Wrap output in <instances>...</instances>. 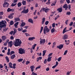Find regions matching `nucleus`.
Segmentation results:
<instances>
[{"label":"nucleus","mask_w":75,"mask_h":75,"mask_svg":"<svg viewBox=\"0 0 75 75\" xmlns=\"http://www.w3.org/2000/svg\"><path fill=\"white\" fill-rule=\"evenodd\" d=\"M14 45L15 46V47L20 46V45H21V44H22L21 40L19 39H16L15 41H14Z\"/></svg>","instance_id":"nucleus-1"},{"label":"nucleus","mask_w":75,"mask_h":75,"mask_svg":"<svg viewBox=\"0 0 75 75\" xmlns=\"http://www.w3.org/2000/svg\"><path fill=\"white\" fill-rule=\"evenodd\" d=\"M6 24L7 22L6 21H2L0 22V30H1V28H3V27H6Z\"/></svg>","instance_id":"nucleus-2"},{"label":"nucleus","mask_w":75,"mask_h":75,"mask_svg":"<svg viewBox=\"0 0 75 75\" xmlns=\"http://www.w3.org/2000/svg\"><path fill=\"white\" fill-rule=\"evenodd\" d=\"M50 29H49V28H48L47 26H45L43 29L44 34H46V33H47L50 32Z\"/></svg>","instance_id":"nucleus-3"},{"label":"nucleus","mask_w":75,"mask_h":75,"mask_svg":"<svg viewBox=\"0 0 75 75\" xmlns=\"http://www.w3.org/2000/svg\"><path fill=\"white\" fill-rule=\"evenodd\" d=\"M19 53L20 54H25V51L22 48H20L19 49Z\"/></svg>","instance_id":"nucleus-4"},{"label":"nucleus","mask_w":75,"mask_h":75,"mask_svg":"<svg viewBox=\"0 0 75 75\" xmlns=\"http://www.w3.org/2000/svg\"><path fill=\"white\" fill-rule=\"evenodd\" d=\"M42 11H45V13H47V12H48V11H49V9H46V8H43L41 9V10L40 11V12L41 13V12H42Z\"/></svg>","instance_id":"nucleus-5"},{"label":"nucleus","mask_w":75,"mask_h":75,"mask_svg":"<svg viewBox=\"0 0 75 75\" xmlns=\"http://www.w3.org/2000/svg\"><path fill=\"white\" fill-rule=\"evenodd\" d=\"M40 44H42L43 45V44H45V42L46 40L45 39H42L40 38Z\"/></svg>","instance_id":"nucleus-6"},{"label":"nucleus","mask_w":75,"mask_h":75,"mask_svg":"<svg viewBox=\"0 0 75 75\" xmlns=\"http://www.w3.org/2000/svg\"><path fill=\"white\" fill-rule=\"evenodd\" d=\"M28 8L27 9L25 10V9H24L22 11H21V13H25V14H27L28 13L29 11Z\"/></svg>","instance_id":"nucleus-7"},{"label":"nucleus","mask_w":75,"mask_h":75,"mask_svg":"<svg viewBox=\"0 0 75 75\" xmlns=\"http://www.w3.org/2000/svg\"><path fill=\"white\" fill-rule=\"evenodd\" d=\"M9 4L7 2H5L3 4V7H8Z\"/></svg>","instance_id":"nucleus-8"},{"label":"nucleus","mask_w":75,"mask_h":75,"mask_svg":"<svg viewBox=\"0 0 75 75\" xmlns=\"http://www.w3.org/2000/svg\"><path fill=\"white\" fill-rule=\"evenodd\" d=\"M14 14V13H11L10 15L8 16V18L10 19L13 18V15Z\"/></svg>","instance_id":"nucleus-9"},{"label":"nucleus","mask_w":75,"mask_h":75,"mask_svg":"<svg viewBox=\"0 0 75 75\" xmlns=\"http://www.w3.org/2000/svg\"><path fill=\"white\" fill-rule=\"evenodd\" d=\"M13 42L12 41H11L8 42V46L10 47H11L13 45Z\"/></svg>","instance_id":"nucleus-10"},{"label":"nucleus","mask_w":75,"mask_h":75,"mask_svg":"<svg viewBox=\"0 0 75 75\" xmlns=\"http://www.w3.org/2000/svg\"><path fill=\"white\" fill-rule=\"evenodd\" d=\"M63 47H64V45H61L59 46H57V48H59V50H61L63 48Z\"/></svg>","instance_id":"nucleus-11"},{"label":"nucleus","mask_w":75,"mask_h":75,"mask_svg":"<svg viewBox=\"0 0 75 75\" xmlns=\"http://www.w3.org/2000/svg\"><path fill=\"white\" fill-rule=\"evenodd\" d=\"M68 38V35H67L65 34L63 38V40H66Z\"/></svg>","instance_id":"nucleus-12"},{"label":"nucleus","mask_w":75,"mask_h":75,"mask_svg":"<svg viewBox=\"0 0 75 75\" xmlns=\"http://www.w3.org/2000/svg\"><path fill=\"white\" fill-rule=\"evenodd\" d=\"M7 11L8 12H10V11H12V12H14V9H11L10 8H8L7 10Z\"/></svg>","instance_id":"nucleus-13"},{"label":"nucleus","mask_w":75,"mask_h":75,"mask_svg":"<svg viewBox=\"0 0 75 75\" xmlns=\"http://www.w3.org/2000/svg\"><path fill=\"white\" fill-rule=\"evenodd\" d=\"M14 22H17V21H19L20 20L19 18H14Z\"/></svg>","instance_id":"nucleus-14"},{"label":"nucleus","mask_w":75,"mask_h":75,"mask_svg":"<svg viewBox=\"0 0 75 75\" xmlns=\"http://www.w3.org/2000/svg\"><path fill=\"white\" fill-rule=\"evenodd\" d=\"M18 24H19V22H17L14 24V25L16 28H18Z\"/></svg>","instance_id":"nucleus-15"},{"label":"nucleus","mask_w":75,"mask_h":75,"mask_svg":"<svg viewBox=\"0 0 75 75\" xmlns=\"http://www.w3.org/2000/svg\"><path fill=\"white\" fill-rule=\"evenodd\" d=\"M57 11L59 12V13H61L62 11V7L59 8L57 9Z\"/></svg>","instance_id":"nucleus-16"},{"label":"nucleus","mask_w":75,"mask_h":75,"mask_svg":"<svg viewBox=\"0 0 75 75\" xmlns=\"http://www.w3.org/2000/svg\"><path fill=\"white\" fill-rule=\"evenodd\" d=\"M2 40L3 41H5L6 39H7V37H6V36H2Z\"/></svg>","instance_id":"nucleus-17"},{"label":"nucleus","mask_w":75,"mask_h":75,"mask_svg":"<svg viewBox=\"0 0 75 75\" xmlns=\"http://www.w3.org/2000/svg\"><path fill=\"white\" fill-rule=\"evenodd\" d=\"M35 37H29L28 38V40L29 41H32L34 39H35Z\"/></svg>","instance_id":"nucleus-18"},{"label":"nucleus","mask_w":75,"mask_h":75,"mask_svg":"<svg viewBox=\"0 0 75 75\" xmlns=\"http://www.w3.org/2000/svg\"><path fill=\"white\" fill-rule=\"evenodd\" d=\"M30 69H31L32 72H33L34 71V66H31L30 67Z\"/></svg>","instance_id":"nucleus-19"},{"label":"nucleus","mask_w":75,"mask_h":75,"mask_svg":"<svg viewBox=\"0 0 75 75\" xmlns=\"http://www.w3.org/2000/svg\"><path fill=\"white\" fill-rule=\"evenodd\" d=\"M63 8H66V9H67V8H68V4H65L63 6Z\"/></svg>","instance_id":"nucleus-20"},{"label":"nucleus","mask_w":75,"mask_h":75,"mask_svg":"<svg viewBox=\"0 0 75 75\" xmlns=\"http://www.w3.org/2000/svg\"><path fill=\"white\" fill-rule=\"evenodd\" d=\"M6 26H4L3 27V30L4 31H6L7 29H8V28H6Z\"/></svg>","instance_id":"nucleus-21"},{"label":"nucleus","mask_w":75,"mask_h":75,"mask_svg":"<svg viewBox=\"0 0 75 75\" xmlns=\"http://www.w3.org/2000/svg\"><path fill=\"white\" fill-rule=\"evenodd\" d=\"M28 21L31 23H33V19L31 18L28 19Z\"/></svg>","instance_id":"nucleus-22"},{"label":"nucleus","mask_w":75,"mask_h":75,"mask_svg":"<svg viewBox=\"0 0 75 75\" xmlns=\"http://www.w3.org/2000/svg\"><path fill=\"white\" fill-rule=\"evenodd\" d=\"M56 3H57V1H54L53 3H52L51 6H55V4H56Z\"/></svg>","instance_id":"nucleus-23"},{"label":"nucleus","mask_w":75,"mask_h":75,"mask_svg":"<svg viewBox=\"0 0 75 75\" xmlns=\"http://www.w3.org/2000/svg\"><path fill=\"white\" fill-rule=\"evenodd\" d=\"M45 18H43L42 19V24H44V22H45Z\"/></svg>","instance_id":"nucleus-24"},{"label":"nucleus","mask_w":75,"mask_h":75,"mask_svg":"<svg viewBox=\"0 0 75 75\" xmlns=\"http://www.w3.org/2000/svg\"><path fill=\"white\" fill-rule=\"evenodd\" d=\"M25 25V23L24 22H22L21 24V27H23L24 26V25Z\"/></svg>","instance_id":"nucleus-25"},{"label":"nucleus","mask_w":75,"mask_h":75,"mask_svg":"<svg viewBox=\"0 0 75 75\" xmlns=\"http://www.w3.org/2000/svg\"><path fill=\"white\" fill-rule=\"evenodd\" d=\"M5 58L6 59V62H9L10 61L9 60V58H8V57L6 56L5 57Z\"/></svg>","instance_id":"nucleus-26"},{"label":"nucleus","mask_w":75,"mask_h":75,"mask_svg":"<svg viewBox=\"0 0 75 75\" xmlns=\"http://www.w3.org/2000/svg\"><path fill=\"white\" fill-rule=\"evenodd\" d=\"M52 58V57H48L47 58V61L48 62H50L51 61V58Z\"/></svg>","instance_id":"nucleus-27"},{"label":"nucleus","mask_w":75,"mask_h":75,"mask_svg":"<svg viewBox=\"0 0 75 75\" xmlns=\"http://www.w3.org/2000/svg\"><path fill=\"white\" fill-rule=\"evenodd\" d=\"M46 52H47V50H45L43 51L42 56H44L45 55Z\"/></svg>","instance_id":"nucleus-28"},{"label":"nucleus","mask_w":75,"mask_h":75,"mask_svg":"<svg viewBox=\"0 0 75 75\" xmlns=\"http://www.w3.org/2000/svg\"><path fill=\"white\" fill-rule=\"evenodd\" d=\"M15 57H16V55H15V54H14L11 56V59H14L15 58Z\"/></svg>","instance_id":"nucleus-29"},{"label":"nucleus","mask_w":75,"mask_h":75,"mask_svg":"<svg viewBox=\"0 0 75 75\" xmlns=\"http://www.w3.org/2000/svg\"><path fill=\"white\" fill-rule=\"evenodd\" d=\"M67 29V27H65L63 30V34H64L65 33H66L67 32V31H66V29Z\"/></svg>","instance_id":"nucleus-30"},{"label":"nucleus","mask_w":75,"mask_h":75,"mask_svg":"<svg viewBox=\"0 0 75 75\" xmlns=\"http://www.w3.org/2000/svg\"><path fill=\"white\" fill-rule=\"evenodd\" d=\"M10 24V25H13V24H14V21H11Z\"/></svg>","instance_id":"nucleus-31"},{"label":"nucleus","mask_w":75,"mask_h":75,"mask_svg":"<svg viewBox=\"0 0 75 75\" xmlns=\"http://www.w3.org/2000/svg\"><path fill=\"white\" fill-rule=\"evenodd\" d=\"M17 30L16 29H14V30L13 32V35H14L16 33H17Z\"/></svg>","instance_id":"nucleus-32"},{"label":"nucleus","mask_w":75,"mask_h":75,"mask_svg":"<svg viewBox=\"0 0 75 75\" xmlns=\"http://www.w3.org/2000/svg\"><path fill=\"white\" fill-rule=\"evenodd\" d=\"M8 65L9 66V67H10V68H13V67H12V63H11L10 62L9 63Z\"/></svg>","instance_id":"nucleus-33"},{"label":"nucleus","mask_w":75,"mask_h":75,"mask_svg":"<svg viewBox=\"0 0 75 75\" xmlns=\"http://www.w3.org/2000/svg\"><path fill=\"white\" fill-rule=\"evenodd\" d=\"M21 3L20 2H19L17 4L18 6V7H20L21 6Z\"/></svg>","instance_id":"nucleus-34"},{"label":"nucleus","mask_w":75,"mask_h":75,"mask_svg":"<svg viewBox=\"0 0 75 75\" xmlns=\"http://www.w3.org/2000/svg\"><path fill=\"white\" fill-rule=\"evenodd\" d=\"M36 45H37V44H34V45L32 46V49L34 50V49H35V47Z\"/></svg>","instance_id":"nucleus-35"},{"label":"nucleus","mask_w":75,"mask_h":75,"mask_svg":"<svg viewBox=\"0 0 75 75\" xmlns=\"http://www.w3.org/2000/svg\"><path fill=\"white\" fill-rule=\"evenodd\" d=\"M23 61V59H20L18 60V62H21Z\"/></svg>","instance_id":"nucleus-36"},{"label":"nucleus","mask_w":75,"mask_h":75,"mask_svg":"<svg viewBox=\"0 0 75 75\" xmlns=\"http://www.w3.org/2000/svg\"><path fill=\"white\" fill-rule=\"evenodd\" d=\"M54 31H55V28H53L51 30V33H53L54 32Z\"/></svg>","instance_id":"nucleus-37"},{"label":"nucleus","mask_w":75,"mask_h":75,"mask_svg":"<svg viewBox=\"0 0 75 75\" xmlns=\"http://www.w3.org/2000/svg\"><path fill=\"white\" fill-rule=\"evenodd\" d=\"M17 4H14V3H12V4L11 5V6L12 7H14V6H16V5Z\"/></svg>","instance_id":"nucleus-38"},{"label":"nucleus","mask_w":75,"mask_h":75,"mask_svg":"<svg viewBox=\"0 0 75 75\" xmlns=\"http://www.w3.org/2000/svg\"><path fill=\"white\" fill-rule=\"evenodd\" d=\"M26 3V2L25 1L23 0L22 1V4L23 5H25Z\"/></svg>","instance_id":"nucleus-39"},{"label":"nucleus","mask_w":75,"mask_h":75,"mask_svg":"<svg viewBox=\"0 0 75 75\" xmlns=\"http://www.w3.org/2000/svg\"><path fill=\"white\" fill-rule=\"evenodd\" d=\"M42 30H43V27L42 26L41 27V30L40 31V34H41V32L42 31Z\"/></svg>","instance_id":"nucleus-40"},{"label":"nucleus","mask_w":75,"mask_h":75,"mask_svg":"<svg viewBox=\"0 0 75 75\" xmlns=\"http://www.w3.org/2000/svg\"><path fill=\"white\" fill-rule=\"evenodd\" d=\"M67 52H68V50H65L64 53V54H63L64 55H66L67 54Z\"/></svg>","instance_id":"nucleus-41"},{"label":"nucleus","mask_w":75,"mask_h":75,"mask_svg":"<svg viewBox=\"0 0 75 75\" xmlns=\"http://www.w3.org/2000/svg\"><path fill=\"white\" fill-rule=\"evenodd\" d=\"M62 59V57H59L58 59V62H59L61 60V59Z\"/></svg>","instance_id":"nucleus-42"},{"label":"nucleus","mask_w":75,"mask_h":75,"mask_svg":"<svg viewBox=\"0 0 75 75\" xmlns=\"http://www.w3.org/2000/svg\"><path fill=\"white\" fill-rule=\"evenodd\" d=\"M4 14V13L3 12H0V16H3Z\"/></svg>","instance_id":"nucleus-43"},{"label":"nucleus","mask_w":75,"mask_h":75,"mask_svg":"<svg viewBox=\"0 0 75 75\" xmlns=\"http://www.w3.org/2000/svg\"><path fill=\"white\" fill-rule=\"evenodd\" d=\"M55 23H53L52 25V27H53V28H54V27H55Z\"/></svg>","instance_id":"nucleus-44"},{"label":"nucleus","mask_w":75,"mask_h":75,"mask_svg":"<svg viewBox=\"0 0 75 75\" xmlns=\"http://www.w3.org/2000/svg\"><path fill=\"white\" fill-rule=\"evenodd\" d=\"M15 52L14 51H12L11 52L10 55H11L12 54H15Z\"/></svg>","instance_id":"nucleus-45"},{"label":"nucleus","mask_w":75,"mask_h":75,"mask_svg":"<svg viewBox=\"0 0 75 75\" xmlns=\"http://www.w3.org/2000/svg\"><path fill=\"white\" fill-rule=\"evenodd\" d=\"M16 63H14L13 64V69H15L16 68V67H15V66H16Z\"/></svg>","instance_id":"nucleus-46"},{"label":"nucleus","mask_w":75,"mask_h":75,"mask_svg":"<svg viewBox=\"0 0 75 75\" xmlns=\"http://www.w3.org/2000/svg\"><path fill=\"white\" fill-rule=\"evenodd\" d=\"M71 71H68L67 72V75H69L70 74H71Z\"/></svg>","instance_id":"nucleus-47"},{"label":"nucleus","mask_w":75,"mask_h":75,"mask_svg":"<svg viewBox=\"0 0 75 75\" xmlns=\"http://www.w3.org/2000/svg\"><path fill=\"white\" fill-rule=\"evenodd\" d=\"M30 61H27L26 62V65H28V64H30Z\"/></svg>","instance_id":"nucleus-48"},{"label":"nucleus","mask_w":75,"mask_h":75,"mask_svg":"<svg viewBox=\"0 0 75 75\" xmlns=\"http://www.w3.org/2000/svg\"><path fill=\"white\" fill-rule=\"evenodd\" d=\"M31 75H37V73H35L34 72H33L32 73Z\"/></svg>","instance_id":"nucleus-49"},{"label":"nucleus","mask_w":75,"mask_h":75,"mask_svg":"<svg viewBox=\"0 0 75 75\" xmlns=\"http://www.w3.org/2000/svg\"><path fill=\"white\" fill-rule=\"evenodd\" d=\"M48 23H49V22L47 21L45 22V25H47V24H48Z\"/></svg>","instance_id":"nucleus-50"},{"label":"nucleus","mask_w":75,"mask_h":75,"mask_svg":"<svg viewBox=\"0 0 75 75\" xmlns=\"http://www.w3.org/2000/svg\"><path fill=\"white\" fill-rule=\"evenodd\" d=\"M22 33H25V32H27V30L26 29H25L22 30Z\"/></svg>","instance_id":"nucleus-51"},{"label":"nucleus","mask_w":75,"mask_h":75,"mask_svg":"<svg viewBox=\"0 0 75 75\" xmlns=\"http://www.w3.org/2000/svg\"><path fill=\"white\" fill-rule=\"evenodd\" d=\"M7 42H8V41H7V42L4 43V46H7Z\"/></svg>","instance_id":"nucleus-52"},{"label":"nucleus","mask_w":75,"mask_h":75,"mask_svg":"<svg viewBox=\"0 0 75 75\" xmlns=\"http://www.w3.org/2000/svg\"><path fill=\"white\" fill-rule=\"evenodd\" d=\"M73 23L72 22H71L69 24V26H72V24H73Z\"/></svg>","instance_id":"nucleus-53"},{"label":"nucleus","mask_w":75,"mask_h":75,"mask_svg":"<svg viewBox=\"0 0 75 75\" xmlns=\"http://www.w3.org/2000/svg\"><path fill=\"white\" fill-rule=\"evenodd\" d=\"M50 4V0H48V2L46 3L47 4Z\"/></svg>","instance_id":"nucleus-54"},{"label":"nucleus","mask_w":75,"mask_h":75,"mask_svg":"<svg viewBox=\"0 0 75 75\" xmlns=\"http://www.w3.org/2000/svg\"><path fill=\"white\" fill-rule=\"evenodd\" d=\"M71 5L70 4H69L68 5V8H69V10H70L71 9Z\"/></svg>","instance_id":"nucleus-55"},{"label":"nucleus","mask_w":75,"mask_h":75,"mask_svg":"<svg viewBox=\"0 0 75 75\" xmlns=\"http://www.w3.org/2000/svg\"><path fill=\"white\" fill-rule=\"evenodd\" d=\"M47 71H50V68L48 67H47L46 69Z\"/></svg>","instance_id":"nucleus-56"},{"label":"nucleus","mask_w":75,"mask_h":75,"mask_svg":"<svg viewBox=\"0 0 75 75\" xmlns=\"http://www.w3.org/2000/svg\"><path fill=\"white\" fill-rule=\"evenodd\" d=\"M65 41L66 42V45H68V44H69V42H67V40H65Z\"/></svg>","instance_id":"nucleus-57"},{"label":"nucleus","mask_w":75,"mask_h":75,"mask_svg":"<svg viewBox=\"0 0 75 75\" xmlns=\"http://www.w3.org/2000/svg\"><path fill=\"white\" fill-rule=\"evenodd\" d=\"M67 15H70L71 14V12H68L67 13Z\"/></svg>","instance_id":"nucleus-58"},{"label":"nucleus","mask_w":75,"mask_h":75,"mask_svg":"<svg viewBox=\"0 0 75 75\" xmlns=\"http://www.w3.org/2000/svg\"><path fill=\"white\" fill-rule=\"evenodd\" d=\"M3 68V65H2V64H0V69H1V68L2 69Z\"/></svg>","instance_id":"nucleus-59"},{"label":"nucleus","mask_w":75,"mask_h":75,"mask_svg":"<svg viewBox=\"0 0 75 75\" xmlns=\"http://www.w3.org/2000/svg\"><path fill=\"white\" fill-rule=\"evenodd\" d=\"M25 34L26 36V37H27L28 36H30V35L28 33H25Z\"/></svg>","instance_id":"nucleus-60"},{"label":"nucleus","mask_w":75,"mask_h":75,"mask_svg":"<svg viewBox=\"0 0 75 75\" xmlns=\"http://www.w3.org/2000/svg\"><path fill=\"white\" fill-rule=\"evenodd\" d=\"M68 20H67L65 22V23L66 25H67L68 24Z\"/></svg>","instance_id":"nucleus-61"},{"label":"nucleus","mask_w":75,"mask_h":75,"mask_svg":"<svg viewBox=\"0 0 75 75\" xmlns=\"http://www.w3.org/2000/svg\"><path fill=\"white\" fill-rule=\"evenodd\" d=\"M38 59H39V60L42 59V57H39L38 58Z\"/></svg>","instance_id":"nucleus-62"},{"label":"nucleus","mask_w":75,"mask_h":75,"mask_svg":"<svg viewBox=\"0 0 75 75\" xmlns=\"http://www.w3.org/2000/svg\"><path fill=\"white\" fill-rule=\"evenodd\" d=\"M47 59H45L44 61V64H46V63H47Z\"/></svg>","instance_id":"nucleus-63"},{"label":"nucleus","mask_w":75,"mask_h":75,"mask_svg":"<svg viewBox=\"0 0 75 75\" xmlns=\"http://www.w3.org/2000/svg\"><path fill=\"white\" fill-rule=\"evenodd\" d=\"M10 38L11 40H14V37H13V36H12L10 37Z\"/></svg>","instance_id":"nucleus-64"}]
</instances>
